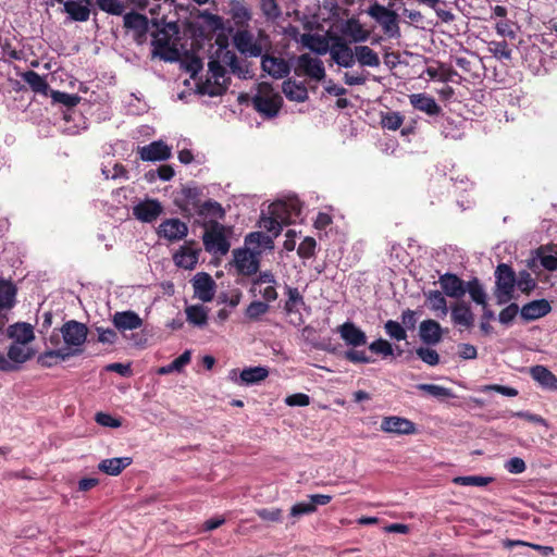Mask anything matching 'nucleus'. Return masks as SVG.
<instances>
[{"label":"nucleus","instance_id":"1","mask_svg":"<svg viewBox=\"0 0 557 557\" xmlns=\"http://www.w3.org/2000/svg\"><path fill=\"white\" fill-rule=\"evenodd\" d=\"M88 329L84 323L75 320L65 322L59 333L53 332L48 343L52 347H60L64 352H70V358L82 354L87 339Z\"/></svg>","mask_w":557,"mask_h":557},{"label":"nucleus","instance_id":"2","mask_svg":"<svg viewBox=\"0 0 557 557\" xmlns=\"http://www.w3.org/2000/svg\"><path fill=\"white\" fill-rule=\"evenodd\" d=\"M152 39V55L168 62L180 59V28L178 25H161L156 27Z\"/></svg>","mask_w":557,"mask_h":557},{"label":"nucleus","instance_id":"3","mask_svg":"<svg viewBox=\"0 0 557 557\" xmlns=\"http://www.w3.org/2000/svg\"><path fill=\"white\" fill-rule=\"evenodd\" d=\"M140 9L148 8L154 27L178 25V13L174 0H135Z\"/></svg>","mask_w":557,"mask_h":557},{"label":"nucleus","instance_id":"4","mask_svg":"<svg viewBox=\"0 0 557 557\" xmlns=\"http://www.w3.org/2000/svg\"><path fill=\"white\" fill-rule=\"evenodd\" d=\"M282 102L281 95L265 82L258 85L257 94L252 98L255 109L268 117H273L278 113Z\"/></svg>","mask_w":557,"mask_h":557},{"label":"nucleus","instance_id":"5","mask_svg":"<svg viewBox=\"0 0 557 557\" xmlns=\"http://www.w3.org/2000/svg\"><path fill=\"white\" fill-rule=\"evenodd\" d=\"M197 87L200 94L211 97L222 95L226 90V71L219 61L211 60L209 62L207 76L197 84Z\"/></svg>","mask_w":557,"mask_h":557},{"label":"nucleus","instance_id":"6","mask_svg":"<svg viewBox=\"0 0 557 557\" xmlns=\"http://www.w3.org/2000/svg\"><path fill=\"white\" fill-rule=\"evenodd\" d=\"M496 288L494 296L498 305H505L513 298L516 275L511 268L505 263L497 267L495 271Z\"/></svg>","mask_w":557,"mask_h":557},{"label":"nucleus","instance_id":"7","mask_svg":"<svg viewBox=\"0 0 557 557\" xmlns=\"http://www.w3.org/2000/svg\"><path fill=\"white\" fill-rule=\"evenodd\" d=\"M367 13L380 24L388 37L398 38L400 36L398 14L395 11L375 2L369 7Z\"/></svg>","mask_w":557,"mask_h":557},{"label":"nucleus","instance_id":"8","mask_svg":"<svg viewBox=\"0 0 557 557\" xmlns=\"http://www.w3.org/2000/svg\"><path fill=\"white\" fill-rule=\"evenodd\" d=\"M260 250H255L245 245L233 250V264L238 274L250 276L259 270Z\"/></svg>","mask_w":557,"mask_h":557},{"label":"nucleus","instance_id":"9","mask_svg":"<svg viewBox=\"0 0 557 557\" xmlns=\"http://www.w3.org/2000/svg\"><path fill=\"white\" fill-rule=\"evenodd\" d=\"M300 201L293 197L287 200H278L269 206L268 214L274 215L281 224L287 225L295 223L301 214Z\"/></svg>","mask_w":557,"mask_h":557},{"label":"nucleus","instance_id":"10","mask_svg":"<svg viewBox=\"0 0 557 557\" xmlns=\"http://www.w3.org/2000/svg\"><path fill=\"white\" fill-rule=\"evenodd\" d=\"M205 248L208 252L224 256L230 250V242L225 235V228L219 223H213L202 236Z\"/></svg>","mask_w":557,"mask_h":557},{"label":"nucleus","instance_id":"11","mask_svg":"<svg viewBox=\"0 0 557 557\" xmlns=\"http://www.w3.org/2000/svg\"><path fill=\"white\" fill-rule=\"evenodd\" d=\"M332 61L341 67L349 69L355 65L356 46L350 47L343 37H331V46L327 51Z\"/></svg>","mask_w":557,"mask_h":557},{"label":"nucleus","instance_id":"12","mask_svg":"<svg viewBox=\"0 0 557 557\" xmlns=\"http://www.w3.org/2000/svg\"><path fill=\"white\" fill-rule=\"evenodd\" d=\"M268 376V368L261 366L245 368L240 372L232 370L228 374L230 380L239 386L258 384Z\"/></svg>","mask_w":557,"mask_h":557},{"label":"nucleus","instance_id":"13","mask_svg":"<svg viewBox=\"0 0 557 557\" xmlns=\"http://www.w3.org/2000/svg\"><path fill=\"white\" fill-rule=\"evenodd\" d=\"M233 42L240 53L249 57H258L263 50L262 38L255 39L248 30H238L233 37Z\"/></svg>","mask_w":557,"mask_h":557},{"label":"nucleus","instance_id":"14","mask_svg":"<svg viewBox=\"0 0 557 557\" xmlns=\"http://www.w3.org/2000/svg\"><path fill=\"white\" fill-rule=\"evenodd\" d=\"M297 70L317 82L325 77V69L322 60L309 53H304L298 57Z\"/></svg>","mask_w":557,"mask_h":557},{"label":"nucleus","instance_id":"15","mask_svg":"<svg viewBox=\"0 0 557 557\" xmlns=\"http://www.w3.org/2000/svg\"><path fill=\"white\" fill-rule=\"evenodd\" d=\"M191 284L194 288V296L202 302H209L214 298L216 284L208 273H197L193 278Z\"/></svg>","mask_w":557,"mask_h":557},{"label":"nucleus","instance_id":"16","mask_svg":"<svg viewBox=\"0 0 557 557\" xmlns=\"http://www.w3.org/2000/svg\"><path fill=\"white\" fill-rule=\"evenodd\" d=\"M138 154L143 161H165L170 159L172 154V148L162 140H156L149 145L139 147Z\"/></svg>","mask_w":557,"mask_h":557},{"label":"nucleus","instance_id":"17","mask_svg":"<svg viewBox=\"0 0 557 557\" xmlns=\"http://www.w3.org/2000/svg\"><path fill=\"white\" fill-rule=\"evenodd\" d=\"M163 212L162 205L156 199H146L133 208L134 216L146 223L156 221Z\"/></svg>","mask_w":557,"mask_h":557},{"label":"nucleus","instance_id":"18","mask_svg":"<svg viewBox=\"0 0 557 557\" xmlns=\"http://www.w3.org/2000/svg\"><path fill=\"white\" fill-rule=\"evenodd\" d=\"M342 36L348 44H361L369 39L370 32L356 18L347 20L341 28Z\"/></svg>","mask_w":557,"mask_h":557},{"label":"nucleus","instance_id":"19","mask_svg":"<svg viewBox=\"0 0 557 557\" xmlns=\"http://www.w3.org/2000/svg\"><path fill=\"white\" fill-rule=\"evenodd\" d=\"M381 430L385 433L409 435L416 432V425L406 418L391 416L383 418Z\"/></svg>","mask_w":557,"mask_h":557},{"label":"nucleus","instance_id":"20","mask_svg":"<svg viewBox=\"0 0 557 557\" xmlns=\"http://www.w3.org/2000/svg\"><path fill=\"white\" fill-rule=\"evenodd\" d=\"M262 70L275 79L286 77L290 72V66L283 58L265 54L262 57Z\"/></svg>","mask_w":557,"mask_h":557},{"label":"nucleus","instance_id":"21","mask_svg":"<svg viewBox=\"0 0 557 557\" xmlns=\"http://www.w3.org/2000/svg\"><path fill=\"white\" fill-rule=\"evenodd\" d=\"M438 283L444 294L448 297L460 299L466 294L467 283L455 274L445 273L441 275Z\"/></svg>","mask_w":557,"mask_h":557},{"label":"nucleus","instance_id":"22","mask_svg":"<svg viewBox=\"0 0 557 557\" xmlns=\"http://www.w3.org/2000/svg\"><path fill=\"white\" fill-rule=\"evenodd\" d=\"M188 233L187 225L180 219H168L159 226L160 236L171 242L183 239Z\"/></svg>","mask_w":557,"mask_h":557},{"label":"nucleus","instance_id":"23","mask_svg":"<svg viewBox=\"0 0 557 557\" xmlns=\"http://www.w3.org/2000/svg\"><path fill=\"white\" fill-rule=\"evenodd\" d=\"M450 317L455 325L471 329L474 325V314L469 304L456 302L450 307Z\"/></svg>","mask_w":557,"mask_h":557},{"label":"nucleus","instance_id":"24","mask_svg":"<svg viewBox=\"0 0 557 557\" xmlns=\"http://www.w3.org/2000/svg\"><path fill=\"white\" fill-rule=\"evenodd\" d=\"M64 4V11L71 20L85 22L90 15V0H57Z\"/></svg>","mask_w":557,"mask_h":557},{"label":"nucleus","instance_id":"25","mask_svg":"<svg viewBox=\"0 0 557 557\" xmlns=\"http://www.w3.org/2000/svg\"><path fill=\"white\" fill-rule=\"evenodd\" d=\"M112 323L120 332L133 331L143 325L141 318L134 311H119L112 317Z\"/></svg>","mask_w":557,"mask_h":557},{"label":"nucleus","instance_id":"26","mask_svg":"<svg viewBox=\"0 0 557 557\" xmlns=\"http://www.w3.org/2000/svg\"><path fill=\"white\" fill-rule=\"evenodd\" d=\"M552 310L550 304L546 299H537L525 304L521 310V317L527 321H533L545 317Z\"/></svg>","mask_w":557,"mask_h":557},{"label":"nucleus","instance_id":"27","mask_svg":"<svg viewBox=\"0 0 557 557\" xmlns=\"http://www.w3.org/2000/svg\"><path fill=\"white\" fill-rule=\"evenodd\" d=\"M341 337L347 345L357 347L367 343L366 333L352 322H345L339 326Z\"/></svg>","mask_w":557,"mask_h":557},{"label":"nucleus","instance_id":"28","mask_svg":"<svg viewBox=\"0 0 557 557\" xmlns=\"http://www.w3.org/2000/svg\"><path fill=\"white\" fill-rule=\"evenodd\" d=\"M199 253L200 249L186 245L181 247V249L174 255L173 259L177 267L191 270L198 263Z\"/></svg>","mask_w":557,"mask_h":557},{"label":"nucleus","instance_id":"29","mask_svg":"<svg viewBox=\"0 0 557 557\" xmlns=\"http://www.w3.org/2000/svg\"><path fill=\"white\" fill-rule=\"evenodd\" d=\"M410 104L429 115H436L441 112V107L435 99L426 94H412L409 96Z\"/></svg>","mask_w":557,"mask_h":557},{"label":"nucleus","instance_id":"30","mask_svg":"<svg viewBox=\"0 0 557 557\" xmlns=\"http://www.w3.org/2000/svg\"><path fill=\"white\" fill-rule=\"evenodd\" d=\"M531 377L543 388L557 391V377L544 366H534L530 368Z\"/></svg>","mask_w":557,"mask_h":557},{"label":"nucleus","instance_id":"31","mask_svg":"<svg viewBox=\"0 0 557 557\" xmlns=\"http://www.w3.org/2000/svg\"><path fill=\"white\" fill-rule=\"evenodd\" d=\"M419 333L425 344L435 345L442 339L440 323L431 319L421 322Z\"/></svg>","mask_w":557,"mask_h":557},{"label":"nucleus","instance_id":"32","mask_svg":"<svg viewBox=\"0 0 557 557\" xmlns=\"http://www.w3.org/2000/svg\"><path fill=\"white\" fill-rule=\"evenodd\" d=\"M8 337L18 344H28L34 341V330L28 323H15L8 327Z\"/></svg>","mask_w":557,"mask_h":557},{"label":"nucleus","instance_id":"33","mask_svg":"<svg viewBox=\"0 0 557 557\" xmlns=\"http://www.w3.org/2000/svg\"><path fill=\"white\" fill-rule=\"evenodd\" d=\"M274 238L275 237L270 234L252 232L245 237V245L262 252L263 250L274 248Z\"/></svg>","mask_w":557,"mask_h":557},{"label":"nucleus","instance_id":"34","mask_svg":"<svg viewBox=\"0 0 557 557\" xmlns=\"http://www.w3.org/2000/svg\"><path fill=\"white\" fill-rule=\"evenodd\" d=\"M132 461L131 457L103 459L99 462L98 469L108 475H119Z\"/></svg>","mask_w":557,"mask_h":557},{"label":"nucleus","instance_id":"35","mask_svg":"<svg viewBox=\"0 0 557 557\" xmlns=\"http://www.w3.org/2000/svg\"><path fill=\"white\" fill-rule=\"evenodd\" d=\"M358 62L360 66L379 67L381 60L379 54L368 46L357 45L355 53V63Z\"/></svg>","mask_w":557,"mask_h":557},{"label":"nucleus","instance_id":"36","mask_svg":"<svg viewBox=\"0 0 557 557\" xmlns=\"http://www.w3.org/2000/svg\"><path fill=\"white\" fill-rule=\"evenodd\" d=\"M299 41L301 45L318 54H325L329 51L331 42L320 35L301 34Z\"/></svg>","mask_w":557,"mask_h":557},{"label":"nucleus","instance_id":"37","mask_svg":"<svg viewBox=\"0 0 557 557\" xmlns=\"http://www.w3.org/2000/svg\"><path fill=\"white\" fill-rule=\"evenodd\" d=\"M424 295L430 309L434 311L437 317L444 318L447 315V301L442 292L429 290Z\"/></svg>","mask_w":557,"mask_h":557},{"label":"nucleus","instance_id":"38","mask_svg":"<svg viewBox=\"0 0 557 557\" xmlns=\"http://www.w3.org/2000/svg\"><path fill=\"white\" fill-rule=\"evenodd\" d=\"M283 92L287 99L304 102L308 98V90L304 84L287 79L283 83Z\"/></svg>","mask_w":557,"mask_h":557},{"label":"nucleus","instance_id":"39","mask_svg":"<svg viewBox=\"0 0 557 557\" xmlns=\"http://www.w3.org/2000/svg\"><path fill=\"white\" fill-rule=\"evenodd\" d=\"M22 79L30 87L34 92L47 96L49 92V85L45 77L40 76L35 71H26L22 73Z\"/></svg>","mask_w":557,"mask_h":557},{"label":"nucleus","instance_id":"40","mask_svg":"<svg viewBox=\"0 0 557 557\" xmlns=\"http://www.w3.org/2000/svg\"><path fill=\"white\" fill-rule=\"evenodd\" d=\"M187 321L198 327H202L208 321V309L202 305H193L185 308Z\"/></svg>","mask_w":557,"mask_h":557},{"label":"nucleus","instance_id":"41","mask_svg":"<svg viewBox=\"0 0 557 557\" xmlns=\"http://www.w3.org/2000/svg\"><path fill=\"white\" fill-rule=\"evenodd\" d=\"M198 214L209 222L216 223V220L224 216V210L219 202L208 200L199 206Z\"/></svg>","mask_w":557,"mask_h":557},{"label":"nucleus","instance_id":"42","mask_svg":"<svg viewBox=\"0 0 557 557\" xmlns=\"http://www.w3.org/2000/svg\"><path fill=\"white\" fill-rule=\"evenodd\" d=\"M26 344L14 343L8 349L7 359L14 363H24L33 357V350Z\"/></svg>","mask_w":557,"mask_h":557},{"label":"nucleus","instance_id":"43","mask_svg":"<svg viewBox=\"0 0 557 557\" xmlns=\"http://www.w3.org/2000/svg\"><path fill=\"white\" fill-rule=\"evenodd\" d=\"M59 346L42 352L38 357V362L45 368H51L59 361H65L70 358V352H64Z\"/></svg>","mask_w":557,"mask_h":557},{"label":"nucleus","instance_id":"44","mask_svg":"<svg viewBox=\"0 0 557 557\" xmlns=\"http://www.w3.org/2000/svg\"><path fill=\"white\" fill-rule=\"evenodd\" d=\"M124 26L128 29H133L138 36L144 35L148 28V20L145 15L139 13L131 12L123 17Z\"/></svg>","mask_w":557,"mask_h":557},{"label":"nucleus","instance_id":"45","mask_svg":"<svg viewBox=\"0 0 557 557\" xmlns=\"http://www.w3.org/2000/svg\"><path fill=\"white\" fill-rule=\"evenodd\" d=\"M190 359L191 352L190 350H186L171 363L159 368L157 373L160 375H166L172 372H181L183 368L190 362Z\"/></svg>","mask_w":557,"mask_h":557},{"label":"nucleus","instance_id":"46","mask_svg":"<svg viewBox=\"0 0 557 557\" xmlns=\"http://www.w3.org/2000/svg\"><path fill=\"white\" fill-rule=\"evenodd\" d=\"M16 289L8 281H0V309H10L15 301Z\"/></svg>","mask_w":557,"mask_h":557},{"label":"nucleus","instance_id":"47","mask_svg":"<svg viewBox=\"0 0 557 557\" xmlns=\"http://www.w3.org/2000/svg\"><path fill=\"white\" fill-rule=\"evenodd\" d=\"M466 293H468L470 295L471 299L475 304L482 305V306L486 305L487 295L478 278H473V280L467 282Z\"/></svg>","mask_w":557,"mask_h":557},{"label":"nucleus","instance_id":"48","mask_svg":"<svg viewBox=\"0 0 557 557\" xmlns=\"http://www.w3.org/2000/svg\"><path fill=\"white\" fill-rule=\"evenodd\" d=\"M286 295L285 310L287 313L292 314L297 312L299 307L305 306L304 297L297 288L287 286Z\"/></svg>","mask_w":557,"mask_h":557},{"label":"nucleus","instance_id":"49","mask_svg":"<svg viewBox=\"0 0 557 557\" xmlns=\"http://www.w3.org/2000/svg\"><path fill=\"white\" fill-rule=\"evenodd\" d=\"M259 226L273 237H277L282 232L283 224L274 215L262 213Z\"/></svg>","mask_w":557,"mask_h":557},{"label":"nucleus","instance_id":"50","mask_svg":"<svg viewBox=\"0 0 557 557\" xmlns=\"http://www.w3.org/2000/svg\"><path fill=\"white\" fill-rule=\"evenodd\" d=\"M493 481L491 476H482V475H466V476H456L453 479V483L461 486H486Z\"/></svg>","mask_w":557,"mask_h":557},{"label":"nucleus","instance_id":"51","mask_svg":"<svg viewBox=\"0 0 557 557\" xmlns=\"http://www.w3.org/2000/svg\"><path fill=\"white\" fill-rule=\"evenodd\" d=\"M387 336L394 341L400 342L407 339L406 329L397 321L388 320L384 324Z\"/></svg>","mask_w":557,"mask_h":557},{"label":"nucleus","instance_id":"52","mask_svg":"<svg viewBox=\"0 0 557 557\" xmlns=\"http://www.w3.org/2000/svg\"><path fill=\"white\" fill-rule=\"evenodd\" d=\"M404 123V116L396 111H391L382 114L381 125L383 128L389 131H397Z\"/></svg>","mask_w":557,"mask_h":557},{"label":"nucleus","instance_id":"53","mask_svg":"<svg viewBox=\"0 0 557 557\" xmlns=\"http://www.w3.org/2000/svg\"><path fill=\"white\" fill-rule=\"evenodd\" d=\"M50 96L54 103H62L69 108L75 107L81 101V97L78 95L66 94L59 90H51Z\"/></svg>","mask_w":557,"mask_h":557},{"label":"nucleus","instance_id":"54","mask_svg":"<svg viewBox=\"0 0 557 557\" xmlns=\"http://www.w3.org/2000/svg\"><path fill=\"white\" fill-rule=\"evenodd\" d=\"M488 51L499 60H510L511 59V50L508 47V44L503 41H491L488 45Z\"/></svg>","mask_w":557,"mask_h":557},{"label":"nucleus","instance_id":"55","mask_svg":"<svg viewBox=\"0 0 557 557\" xmlns=\"http://www.w3.org/2000/svg\"><path fill=\"white\" fill-rule=\"evenodd\" d=\"M425 72L432 79H437L441 82L451 81L453 75L457 74L455 71L446 69L443 65L438 67L429 66Z\"/></svg>","mask_w":557,"mask_h":557},{"label":"nucleus","instance_id":"56","mask_svg":"<svg viewBox=\"0 0 557 557\" xmlns=\"http://www.w3.org/2000/svg\"><path fill=\"white\" fill-rule=\"evenodd\" d=\"M270 307L268 304L262 301H252L246 309V317L249 320L256 321L261 315L269 311Z\"/></svg>","mask_w":557,"mask_h":557},{"label":"nucleus","instance_id":"57","mask_svg":"<svg viewBox=\"0 0 557 557\" xmlns=\"http://www.w3.org/2000/svg\"><path fill=\"white\" fill-rule=\"evenodd\" d=\"M417 388L419 391H423L434 397H450L453 394L450 392V389L444 387V386H441V385H436V384H419L417 385Z\"/></svg>","mask_w":557,"mask_h":557},{"label":"nucleus","instance_id":"58","mask_svg":"<svg viewBox=\"0 0 557 557\" xmlns=\"http://www.w3.org/2000/svg\"><path fill=\"white\" fill-rule=\"evenodd\" d=\"M97 4L102 11L114 15H120L124 11L121 0H97Z\"/></svg>","mask_w":557,"mask_h":557},{"label":"nucleus","instance_id":"59","mask_svg":"<svg viewBox=\"0 0 557 557\" xmlns=\"http://www.w3.org/2000/svg\"><path fill=\"white\" fill-rule=\"evenodd\" d=\"M369 349L374 354L382 355L383 357L391 356L394 352L392 344L383 338L372 342Z\"/></svg>","mask_w":557,"mask_h":557},{"label":"nucleus","instance_id":"60","mask_svg":"<svg viewBox=\"0 0 557 557\" xmlns=\"http://www.w3.org/2000/svg\"><path fill=\"white\" fill-rule=\"evenodd\" d=\"M260 5L267 18L276 20L281 16L282 12L276 0H260Z\"/></svg>","mask_w":557,"mask_h":557},{"label":"nucleus","instance_id":"61","mask_svg":"<svg viewBox=\"0 0 557 557\" xmlns=\"http://www.w3.org/2000/svg\"><path fill=\"white\" fill-rule=\"evenodd\" d=\"M417 356L429 366H436L440 362V356L435 349L419 347L416 350Z\"/></svg>","mask_w":557,"mask_h":557},{"label":"nucleus","instance_id":"62","mask_svg":"<svg viewBox=\"0 0 557 557\" xmlns=\"http://www.w3.org/2000/svg\"><path fill=\"white\" fill-rule=\"evenodd\" d=\"M516 286L522 293H529L535 287V281L532 278L529 272L523 271L520 272L518 278H516Z\"/></svg>","mask_w":557,"mask_h":557},{"label":"nucleus","instance_id":"63","mask_svg":"<svg viewBox=\"0 0 557 557\" xmlns=\"http://www.w3.org/2000/svg\"><path fill=\"white\" fill-rule=\"evenodd\" d=\"M256 513L265 521L280 522L282 520V509L280 508H260Z\"/></svg>","mask_w":557,"mask_h":557},{"label":"nucleus","instance_id":"64","mask_svg":"<svg viewBox=\"0 0 557 557\" xmlns=\"http://www.w3.org/2000/svg\"><path fill=\"white\" fill-rule=\"evenodd\" d=\"M232 17L234 18L235 23L239 25L250 20V13L245 5L236 2L232 7Z\"/></svg>","mask_w":557,"mask_h":557}]
</instances>
